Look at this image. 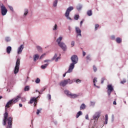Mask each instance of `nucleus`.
Wrapping results in <instances>:
<instances>
[{"mask_svg": "<svg viewBox=\"0 0 128 128\" xmlns=\"http://www.w3.org/2000/svg\"><path fill=\"white\" fill-rule=\"evenodd\" d=\"M20 98H22V96L20 94L18 95L17 96L9 100L5 106V113L4 114V118L3 119V125L6 126V122H8L6 128H12V118H8V113L7 110L10 106L14 104H16L20 100Z\"/></svg>", "mask_w": 128, "mask_h": 128, "instance_id": "nucleus-1", "label": "nucleus"}, {"mask_svg": "<svg viewBox=\"0 0 128 128\" xmlns=\"http://www.w3.org/2000/svg\"><path fill=\"white\" fill-rule=\"evenodd\" d=\"M71 60L72 63L69 66L68 72H72V70L74 68V64H78V58L76 55L72 56Z\"/></svg>", "mask_w": 128, "mask_h": 128, "instance_id": "nucleus-2", "label": "nucleus"}, {"mask_svg": "<svg viewBox=\"0 0 128 128\" xmlns=\"http://www.w3.org/2000/svg\"><path fill=\"white\" fill-rule=\"evenodd\" d=\"M72 82H74L72 80H70V78H68V80H64L61 81L60 83V86L64 87L68 84H71Z\"/></svg>", "mask_w": 128, "mask_h": 128, "instance_id": "nucleus-3", "label": "nucleus"}, {"mask_svg": "<svg viewBox=\"0 0 128 128\" xmlns=\"http://www.w3.org/2000/svg\"><path fill=\"white\" fill-rule=\"evenodd\" d=\"M20 58H18L17 59L16 66L14 70V74H18V70H20Z\"/></svg>", "mask_w": 128, "mask_h": 128, "instance_id": "nucleus-4", "label": "nucleus"}, {"mask_svg": "<svg viewBox=\"0 0 128 128\" xmlns=\"http://www.w3.org/2000/svg\"><path fill=\"white\" fill-rule=\"evenodd\" d=\"M74 10V7L72 6H70L66 10L64 16L66 18L67 20H72V18L69 16H70V13L72 10Z\"/></svg>", "mask_w": 128, "mask_h": 128, "instance_id": "nucleus-5", "label": "nucleus"}, {"mask_svg": "<svg viewBox=\"0 0 128 128\" xmlns=\"http://www.w3.org/2000/svg\"><path fill=\"white\" fill-rule=\"evenodd\" d=\"M1 10V14L2 16H6L8 13V9L6 8V6L2 4L0 6Z\"/></svg>", "mask_w": 128, "mask_h": 128, "instance_id": "nucleus-6", "label": "nucleus"}, {"mask_svg": "<svg viewBox=\"0 0 128 128\" xmlns=\"http://www.w3.org/2000/svg\"><path fill=\"white\" fill-rule=\"evenodd\" d=\"M114 90V88H112V84H109L108 86V96H110V94Z\"/></svg>", "mask_w": 128, "mask_h": 128, "instance_id": "nucleus-7", "label": "nucleus"}, {"mask_svg": "<svg viewBox=\"0 0 128 128\" xmlns=\"http://www.w3.org/2000/svg\"><path fill=\"white\" fill-rule=\"evenodd\" d=\"M58 46L64 51L66 50V44H64V43L60 42V44H59Z\"/></svg>", "mask_w": 128, "mask_h": 128, "instance_id": "nucleus-8", "label": "nucleus"}, {"mask_svg": "<svg viewBox=\"0 0 128 128\" xmlns=\"http://www.w3.org/2000/svg\"><path fill=\"white\" fill-rule=\"evenodd\" d=\"M76 30L77 34V36H82V30H80V28L78 27H76Z\"/></svg>", "mask_w": 128, "mask_h": 128, "instance_id": "nucleus-9", "label": "nucleus"}, {"mask_svg": "<svg viewBox=\"0 0 128 128\" xmlns=\"http://www.w3.org/2000/svg\"><path fill=\"white\" fill-rule=\"evenodd\" d=\"M100 116V112H96L93 118L94 120H98Z\"/></svg>", "mask_w": 128, "mask_h": 128, "instance_id": "nucleus-10", "label": "nucleus"}, {"mask_svg": "<svg viewBox=\"0 0 128 128\" xmlns=\"http://www.w3.org/2000/svg\"><path fill=\"white\" fill-rule=\"evenodd\" d=\"M24 45H21L18 48V54H22V50H24Z\"/></svg>", "mask_w": 128, "mask_h": 128, "instance_id": "nucleus-11", "label": "nucleus"}, {"mask_svg": "<svg viewBox=\"0 0 128 128\" xmlns=\"http://www.w3.org/2000/svg\"><path fill=\"white\" fill-rule=\"evenodd\" d=\"M79 96L80 95H78L77 94L71 93V94H70V98H78Z\"/></svg>", "mask_w": 128, "mask_h": 128, "instance_id": "nucleus-12", "label": "nucleus"}, {"mask_svg": "<svg viewBox=\"0 0 128 128\" xmlns=\"http://www.w3.org/2000/svg\"><path fill=\"white\" fill-rule=\"evenodd\" d=\"M37 100H38V98L33 97L30 98L29 104H33V102H36Z\"/></svg>", "mask_w": 128, "mask_h": 128, "instance_id": "nucleus-13", "label": "nucleus"}, {"mask_svg": "<svg viewBox=\"0 0 128 128\" xmlns=\"http://www.w3.org/2000/svg\"><path fill=\"white\" fill-rule=\"evenodd\" d=\"M62 40V37L60 36L56 40V42H58V46L60 44V42Z\"/></svg>", "mask_w": 128, "mask_h": 128, "instance_id": "nucleus-14", "label": "nucleus"}, {"mask_svg": "<svg viewBox=\"0 0 128 128\" xmlns=\"http://www.w3.org/2000/svg\"><path fill=\"white\" fill-rule=\"evenodd\" d=\"M10 52H12V47L10 46H8L6 48V52L7 54H10Z\"/></svg>", "mask_w": 128, "mask_h": 128, "instance_id": "nucleus-15", "label": "nucleus"}, {"mask_svg": "<svg viewBox=\"0 0 128 128\" xmlns=\"http://www.w3.org/2000/svg\"><path fill=\"white\" fill-rule=\"evenodd\" d=\"M65 94H66V96H70V94H72V92H70V91L68 90H65L64 92Z\"/></svg>", "mask_w": 128, "mask_h": 128, "instance_id": "nucleus-16", "label": "nucleus"}, {"mask_svg": "<svg viewBox=\"0 0 128 128\" xmlns=\"http://www.w3.org/2000/svg\"><path fill=\"white\" fill-rule=\"evenodd\" d=\"M40 56L38 54H35L34 56V60L36 62V60L39 58Z\"/></svg>", "mask_w": 128, "mask_h": 128, "instance_id": "nucleus-17", "label": "nucleus"}, {"mask_svg": "<svg viewBox=\"0 0 128 128\" xmlns=\"http://www.w3.org/2000/svg\"><path fill=\"white\" fill-rule=\"evenodd\" d=\"M87 14L88 16H92V10H88L87 12Z\"/></svg>", "mask_w": 128, "mask_h": 128, "instance_id": "nucleus-18", "label": "nucleus"}, {"mask_svg": "<svg viewBox=\"0 0 128 128\" xmlns=\"http://www.w3.org/2000/svg\"><path fill=\"white\" fill-rule=\"evenodd\" d=\"M82 111H79L76 114V118H78L80 116H82Z\"/></svg>", "mask_w": 128, "mask_h": 128, "instance_id": "nucleus-19", "label": "nucleus"}, {"mask_svg": "<svg viewBox=\"0 0 128 128\" xmlns=\"http://www.w3.org/2000/svg\"><path fill=\"white\" fill-rule=\"evenodd\" d=\"M86 108V104H82V105L80 106V110H84Z\"/></svg>", "mask_w": 128, "mask_h": 128, "instance_id": "nucleus-20", "label": "nucleus"}, {"mask_svg": "<svg viewBox=\"0 0 128 128\" xmlns=\"http://www.w3.org/2000/svg\"><path fill=\"white\" fill-rule=\"evenodd\" d=\"M108 114H106L105 115V122H104L105 124H108Z\"/></svg>", "mask_w": 128, "mask_h": 128, "instance_id": "nucleus-21", "label": "nucleus"}, {"mask_svg": "<svg viewBox=\"0 0 128 128\" xmlns=\"http://www.w3.org/2000/svg\"><path fill=\"white\" fill-rule=\"evenodd\" d=\"M116 42L118 44H120L122 42V39L120 38H116Z\"/></svg>", "mask_w": 128, "mask_h": 128, "instance_id": "nucleus-22", "label": "nucleus"}, {"mask_svg": "<svg viewBox=\"0 0 128 128\" xmlns=\"http://www.w3.org/2000/svg\"><path fill=\"white\" fill-rule=\"evenodd\" d=\"M48 66V64H44V65H42L41 66V68L42 70H44V68H46V66Z\"/></svg>", "mask_w": 128, "mask_h": 128, "instance_id": "nucleus-23", "label": "nucleus"}, {"mask_svg": "<svg viewBox=\"0 0 128 128\" xmlns=\"http://www.w3.org/2000/svg\"><path fill=\"white\" fill-rule=\"evenodd\" d=\"M36 48L38 52H42V48L40 46H36Z\"/></svg>", "mask_w": 128, "mask_h": 128, "instance_id": "nucleus-24", "label": "nucleus"}, {"mask_svg": "<svg viewBox=\"0 0 128 128\" xmlns=\"http://www.w3.org/2000/svg\"><path fill=\"white\" fill-rule=\"evenodd\" d=\"M57 4H58V0H55V1H54V3H53V6L56 8V6Z\"/></svg>", "mask_w": 128, "mask_h": 128, "instance_id": "nucleus-25", "label": "nucleus"}, {"mask_svg": "<svg viewBox=\"0 0 128 128\" xmlns=\"http://www.w3.org/2000/svg\"><path fill=\"white\" fill-rule=\"evenodd\" d=\"M79 18H80V16L78 14H76L74 16V20H78Z\"/></svg>", "mask_w": 128, "mask_h": 128, "instance_id": "nucleus-26", "label": "nucleus"}, {"mask_svg": "<svg viewBox=\"0 0 128 128\" xmlns=\"http://www.w3.org/2000/svg\"><path fill=\"white\" fill-rule=\"evenodd\" d=\"M24 90L25 92H28V90H30V86H25Z\"/></svg>", "mask_w": 128, "mask_h": 128, "instance_id": "nucleus-27", "label": "nucleus"}, {"mask_svg": "<svg viewBox=\"0 0 128 128\" xmlns=\"http://www.w3.org/2000/svg\"><path fill=\"white\" fill-rule=\"evenodd\" d=\"M35 82L36 84H40V80L39 78H37L35 81Z\"/></svg>", "mask_w": 128, "mask_h": 128, "instance_id": "nucleus-28", "label": "nucleus"}, {"mask_svg": "<svg viewBox=\"0 0 128 128\" xmlns=\"http://www.w3.org/2000/svg\"><path fill=\"white\" fill-rule=\"evenodd\" d=\"M58 30V26L56 24L53 28V30Z\"/></svg>", "mask_w": 128, "mask_h": 128, "instance_id": "nucleus-29", "label": "nucleus"}, {"mask_svg": "<svg viewBox=\"0 0 128 128\" xmlns=\"http://www.w3.org/2000/svg\"><path fill=\"white\" fill-rule=\"evenodd\" d=\"M28 14V10L25 9V12H24V15L26 16Z\"/></svg>", "mask_w": 128, "mask_h": 128, "instance_id": "nucleus-30", "label": "nucleus"}, {"mask_svg": "<svg viewBox=\"0 0 128 128\" xmlns=\"http://www.w3.org/2000/svg\"><path fill=\"white\" fill-rule=\"evenodd\" d=\"M98 28H100V25L98 24H95V30H96Z\"/></svg>", "mask_w": 128, "mask_h": 128, "instance_id": "nucleus-31", "label": "nucleus"}, {"mask_svg": "<svg viewBox=\"0 0 128 128\" xmlns=\"http://www.w3.org/2000/svg\"><path fill=\"white\" fill-rule=\"evenodd\" d=\"M93 70H94V72H96V70H98V68H96V66H93Z\"/></svg>", "mask_w": 128, "mask_h": 128, "instance_id": "nucleus-32", "label": "nucleus"}, {"mask_svg": "<svg viewBox=\"0 0 128 128\" xmlns=\"http://www.w3.org/2000/svg\"><path fill=\"white\" fill-rule=\"evenodd\" d=\"M96 82H98V80H96V78H94L93 80V82L94 86H96Z\"/></svg>", "mask_w": 128, "mask_h": 128, "instance_id": "nucleus-33", "label": "nucleus"}, {"mask_svg": "<svg viewBox=\"0 0 128 128\" xmlns=\"http://www.w3.org/2000/svg\"><path fill=\"white\" fill-rule=\"evenodd\" d=\"M125 82H126V79H123V80L120 82V84H125Z\"/></svg>", "mask_w": 128, "mask_h": 128, "instance_id": "nucleus-34", "label": "nucleus"}, {"mask_svg": "<svg viewBox=\"0 0 128 128\" xmlns=\"http://www.w3.org/2000/svg\"><path fill=\"white\" fill-rule=\"evenodd\" d=\"M21 100H22V102H24L26 100V98L24 97L22 98Z\"/></svg>", "mask_w": 128, "mask_h": 128, "instance_id": "nucleus-35", "label": "nucleus"}, {"mask_svg": "<svg viewBox=\"0 0 128 128\" xmlns=\"http://www.w3.org/2000/svg\"><path fill=\"white\" fill-rule=\"evenodd\" d=\"M76 84H80V79H77L76 80H74Z\"/></svg>", "mask_w": 128, "mask_h": 128, "instance_id": "nucleus-36", "label": "nucleus"}, {"mask_svg": "<svg viewBox=\"0 0 128 128\" xmlns=\"http://www.w3.org/2000/svg\"><path fill=\"white\" fill-rule=\"evenodd\" d=\"M44 56H46V54H42L40 58V60H42V58H44Z\"/></svg>", "mask_w": 128, "mask_h": 128, "instance_id": "nucleus-37", "label": "nucleus"}, {"mask_svg": "<svg viewBox=\"0 0 128 128\" xmlns=\"http://www.w3.org/2000/svg\"><path fill=\"white\" fill-rule=\"evenodd\" d=\"M86 60H90V56H88L86 57Z\"/></svg>", "mask_w": 128, "mask_h": 128, "instance_id": "nucleus-38", "label": "nucleus"}, {"mask_svg": "<svg viewBox=\"0 0 128 128\" xmlns=\"http://www.w3.org/2000/svg\"><path fill=\"white\" fill-rule=\"evenodd\" d=\"M36 104H38V100H36V101L34 102V106H36Z\"/></svg>", "mask_w": 128, "mask_h": 128, "instance_id": "nucleus-39", "label": "nucleus"}, {"mask_svg": "<svg viewBox=\"0 0 128 128\" xmlns=\"http://www.w3.org/2000/svg\"><path fill=\"white\" fill-rule=\"evenodd\" d=\"M48 100H50L52 99V96L50 94H48Z\"/></svg>", "mask_w": 128, "mask_h": 128, "instance_id": "nucleus-40", "label": "nucleus"}, {"mask_svg": "<svg viewBox=\"0 0 128 128\" xmlns=\"http://www.w3.org/2000/svg\"><path fill=\"white\" fill-rule=\"evenodd\" d=\"M71 44H72V47L74 46V41H72L71 42Z\"/></svg>", "mask_w": 128, "mask_h": 128, "instance_id": "nucleus-41", "label": "nucleus"}, {"mask_svg": "<svg viewBox=\"0 0 128 128\" xmlns=\"http://www.w3.org/2000/svg\"><path fill=\"white\" fill-rule=\"evenodd\" d=\"M90 104H91V106H94V104H96V102H94L92 101L90 102Z\"/></svg>", "mask_w": 128, "mask_h": 128, "instance_id": "nucleus-42", "label": "nucleus"}, {"mask_svg": "<svg viewBox=\"0 0 128 128\" xmlns=\"http://www.w3.org/2000/svg\"><path fill=\"white\" fill-rule=\"evenodd\" d=\"M104 82V78H102L101 84H103Z\"/></svg>", "mask_w": 128, "mask_h": 128, "instance_id": "nucleus-43", "label": "nucleus"}, {"mask_svg": "<svg viewBox=\"0 0 128 128\" xmlns=\"http://www.w3.org/2000/svg\"><path fill=\"white\" fill-rule=\"evenodd\" d=\"M40 110H37L36 114H40Z\"/></svg>", "mask_w": 128, "mask_h": 128, "instance_id": "nucleus-44", "label": "nucleus"}, {"mask_svg": "<svg viewBox=\"0 0 128 128\" xmlns=\"http://www.w3.org/2000/svg\"><path fill=\"white\" fill-rule=\"evenodd\" d=\"M68 72H68H66L65 74H63L64 78V76H66V74H68V73L69 72Z\"/></svg>", "mask_w": 128, "mask_h": 128, "instance_id": "nucleus-45", "label": "nucleus"}, {"mask_svg": "<svg viewBox=\"0 0 128 128\" xmlns=\"http://www.w3.org/2000/svg\"><path fill=\"white\" fill-rule=\"evenodd\" d=\"M50 62V60H44V62Z\"/></svg>", "mask_w": 128, "mask_h": 128, "instance_id": "nucleus-46", "label": "nucleus"}, {"mask_svg": "<svg viewBox=\"0 0 128 128\" xmlns=\"http://www.w3.org/2000/svg\"><path fill=\"white\" fill-rule=\"evenodd\" d=\"M56 56H58V54H55L53 58V60H54L55 58H56Z\"/></svg>", "mask_w": 128, "mask_h": 128, "instance_id": "nucleus-47", "label": "nucleus"}, {"mask_svg": "<svg viewBox=\"0 0 128 128\" xmlns=\"http://www.w3.org/2000/svg\"><path fill=\"white\" fill-rule=\"evenodd\" d=\"M86 120H88V114H86Z\"/></svg>", "mask_w": 128, "mask_h": 128, "instance_id": "nucleus-48", "label": "nucleus"}, {"mask_svg": "<svg viewBox=\"0 0 128 128\" xmlns=\"http://www.w3.org/2000/svg\"><path fill=\"white\" fill-rule=\"evenodd\" d=\"M114 38H115L114 36H111V40H114Z\"/></svg>", "mask_w": 128, "mask_h": 128, "instance_id": "nucleus-49", "label": "nucleus"}, {"mask_svg": "<svg viewBox=\"0 0 128 128\" xmlns=\"http://www.w3.org/2000/svg\"><path fill=\"white\" fill-rule=\"evenodd\" d=\"M82 54H83V56H86V52H84V51L82 52Z\"/></svg>", "mask_w": 128, "mask_h": 128, "instance_id": "nucleus-50", "label": "nucleus"}, {"mask_svg": "<svg viewBox=\"0 0 128 128\" xmlns=\"http://www.w3.org/2000/svg\"><path fill=\"white\" fill-rule=\"evenodd\" d=\"M10 8V10H14V8H12V6H10L9 7Z\"/></svg>", "mask_w": 128, "mask_h": 128, "instance_id": "nucleus-51", "label": "nucleus"}, {"mask_svg": "<svg viewBox=\"0 0 128 128\" xmlns=\"http://www.w3.org/2000/svg\"><path fill=\"white\" fill-rule=\"evenodd\" d=\"M113 104H114L115 106H116V100L114 101Z\"/></svg>", "mask_w": 128, "mask_h": 128, "instance_id": "nucleus-52", "label": "nucleus"}, {"mask_svg": "<svg viewBox=\"0 0 128 128\" xmlns=\"http://www.w3.org/2000/svg\"><path fill=\"white\" fill-rule=\"evenodd\" d=\"M60 57H58L56 58V60H55L56 62H58V60L60 59Z\"/></svg>", "mask_w": 128, "mask_h": 128, "instance_id": "nucleus-53", "label": "nucleus"}, {"mask_svg": "<svg viewBox=\"0 0 128 128\" xmlns=\"http://www.w3.org/2000/svg\"><path fill=\"white\" fill-rule=\"evenodd\" d=\"M19 106H20V108H22V104H19Z\"/></svg>", "mask_w": 128, "mask_h": 128, "instance_id": "nucleus-54", "label": "nucleus"}, {"mask_svg": "<svg viewBox=\"0 0 128 128\" xmlns=\"http://www.w3.org/2000/svg\"><path fill=\"white\" fill-rule=\"evenodd\" d=\"M82 22H83V21L82 20V21L80 22V25H81V26L82 24Z\"/></svg>", "mask_w": 128, "mask_h": 128, "instance_id": "nucleus-55", "label": "nucleus"}, {"mask_svg": "<svg viewBox=\"0 0 128 128\" xmlns=\"http://www.w3.org/2000/svg\"><path fill=\"white\" fill-rule=\"evenodd\" d=\"M2 96H0V100L2 99Z\"/></svg>", "mask_w": 128, "mask_h": 128, "instance_id": "nucleus-56", "label": "nucleus"}, {"mask_svg": "<svg viewBox=\"0 0 128 128\" xmlns=\"http://www.w3.org/2000/svg\"><path fill=\"white\" fill-rule=\"evenodd\" d=\"M92 128H94V126H92Z\"/></svg>", "mask_w": 128, "mask_h": 128, "instance_id": "nucleus-57", "label": "nucleus"}, {"mask_svg": "<svg viewBox=\"0 0 128 128\" xmlns=\"http://www.w3.org/2000/svg\"><path fill=\"white\" fill-rule=\"evenodd\" d=\"M38 92L39 94H40V92Z\"/></svg>", "mask_w": 128, "mask_h": 128, "instance_id": "nucleus-58", "label": "nucleus"}, {"mask_svg": "<svg viewBox=\"0 0 128 128\" xmlns=\"http://www.w3.org/2000/svg\"><path fill=\"white\" fill-rule=\"evenodd\" d=\"M44 89L43 90V92H44Z\"/></svg>", "mask_w": 128, "mask_h": 128, "instance_id": "nucleus-59", "label": "nucleus"}, {"mask_svg": "<svg viewBox=\"0 0 128 128\" xmlns=\"http://www.w3.org/2000/svg\"><path fill=\"white\" fill-rule=\"evenodd\" d=\"M27 78H28V77H27Z\"/></svg>", "mask_w": 128, "mask_h": 128, "instance_id": "nucleus-60", "label": "nucleus"}, {"mask_svg": "<svg viewBox=\"0 0 128 128\" xmlns=\"http://www.w3.org/2000/svg\"><path fill=\"white\" fill-rule=\"evenodd\" d=\"M36 92H38V90H36Z\"/></svg>", "mask_w": 128, "mask_h": 128, "instance_id": "nucleus-61", "label": "nucleus"}]
</instances>
